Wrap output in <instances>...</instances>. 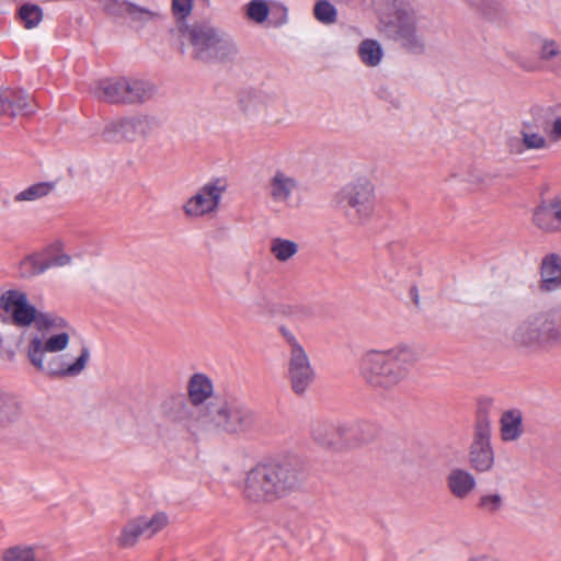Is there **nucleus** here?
<instances>
[{
	"mask_svg": "<svg viewBox=\"0 0 561 561\" xmlns=\"http://www.w3.org/2000/svg\"><path fill=\"white\" fill-rule=\"evenodd\" d=\"M301 485V473L293 465L259 462L245 472L240 492L250 504L270 505L289 497Z\"/></svg>",
	"mask_w": 561,
	"mask_h": 561,
	"instance_id": "1",
	"label": "nucleus"
},
{
	"mask_svg": "<svg viewBox=\"0 0 561 561\" xmlns=\"http://www.w3.org/2000/svg\"><path fill=\"white\" fill-rule=\"evenodd\" d=\"M415 362L414 351L405 344L390 348H370L360 356L358 371L368 388L386 392L393 390L409 377Z\"/></svg>",
	"mask_w": 561,
	"mask_h": 561,
	"instance_id": "2",
	"label": "nucleus"
},
{
	"mask_svg": "<svg viewBox=\"0 0 561 561\" xmlns=\"http://www.w3.org/2000/svg\"><path fill=\"white\" fill-rule=\"evenodd\" d=\"M198 419L203 426L233 436H245L259 426L257 414L237 397L216 398L201 410Z\"/></svg>",
	"mask_w": 561,
	"mask_h": 561,
	"instance_id": "3",
	"label": "nucleus"
},
{
	"mask_svg": "<svg viewBox=\"0 0 561 561\" xmlns=\"http://www.w3.org/2000/svg\"><path fill=\"white\" fill-rule=\"evenodd\" d=\"M179 34L192 47L194 60L206 64L230 61L238 54L232 38L209 21L182 24Z\"/></svg>",
	"mask_w": 561,
	"mask_h": 561,
	"instance_id": "4",
	"label": "nucleus"
},
{
	"mask_svg": "<svg viewBox=\"0 0 561 561\" xmlns=\"http://www.w3.org/2000/svg\"><path fill=\"white\" fill-rule=\"evenodd\" d=\"M512 341L536 353L561 346V308L528 316L514 330Z\"/></svg>",
	"mask_w": 561,
	"mask_h": 561,
	"instance_id": "5",
	"label": "nucleus"
},
{
	"mask_svg": "<svg viewBox=\"0 0 561 561\" xmlns=\"http://www.w3.org/2000/svg\"><path fill=\"white\" fill-rule=\"evenodd\" d=\"M336 208L352 225L367 224L376 208V194L373 183L359 178L345 184L334 196Z\"/></svg>",
	"mask_w": 561,
	"mask_h": 561,
	"instance_id": "6",
	"label": "nucleus"
},
{
	"mask_svg": "<svg viewBox=\"0 0 561 561\" xmlns=\"http://www.w3.org/2000/svg\"><path fill=\"white\" fill-rule=\"evenodd\" d=\"M417 21L414 12L399 9L390 20L383 22L382 32L408 53L422 55L425 53L426 44Z\"/></svg>",
	"mask_w": 561,
	"mask_h": 561,
	"instance_id": "7",
	"label": "nucleus"
},
{
	"mask_svg": "<svg viewBox=\"0 0 561 561\" xmlns=\"http://www.w3.org/2000/svg\"><path fill=\"white\" fill-rule=\"evenodd\" d=\"M470 467L479 473L489 472L494 467L495 455L491 443V420L485 409L479 408L469 447Z\"/></svg>",
	"mask_w": 561,
	"mask_h": 561,
	"instance_id": "8",
	"label": "nucleus"
},
{
	"mask_svg": "<svg viewBox=\"0 0 561 561\" xmlns=\"http://www.w3.org/2000/svg\"><path fill=\"white\" fill-rule=\"evenodd\" d=\"M226 190V180L220 178L211 179L185 202L183 205L184 214L191 218H198L217 211Z\"/></svg>",
	"mask_w": 561,
	"mask_h": 561,
	"instance_id": "9",
	"label": "nucleus"
},
{
	"mask_svg": "<svg viewBox=\"0 0 561 561\" xmlns=\"http://www.w3.org/2000/svg\"><path fill=\"white\" fill-rule=\"evenodd\" d=\"M156 126L148 116L122 117L108 122L102 136L107 142L134 141L140 136H147Z\"/></svg>",
	"mask_w": 561,
	"mask_h": 561,
	"instance_id": "10",
	"label": "nucleus"
},
{
	"mask_svg": "<svg viewBox=\"0 0 561 561\" xmlns=\"http://www.w3.org/2000/svg\"><path fill=\"white\" fill-rule=\"evenodd\" d=\"M169 522L165 513L158 512L150 518L138 516L126 523L117 539L122 548H130L136 545L140 536L152 537L162 530Z\"/></svg>",
	"mask_w": 561,
	"mask_h": 561,
	"instance_id": "11",
	"label": "nucleus"
},
{
	"mask_svg": "<svg viewBox=\"0 0 561 561\" xmlns=\"http://www.w3.org/2000/svg\"><path fill=\"white\" fill-rule=\"evenodd\" d=\"M0 306L11 314L15 327L25 328L35 323L37 309L28 302L25 293L15 289L4 291L0 297Z\"/></svg>",
	"mask_w": 561,
	"mask_h": 561,
	"instance_id": "12",
	"label": "nucleus"
},
{
	"mask_svg": "<svg viewBox=\"0 0 561 561\" xmlns=\"http://www.w3.org/2000/svg\"><path fill=\"white\" fill-rule=\"evenodd\" d=\"M89 358L90 351L87 346H83L80 355L72 364H67L64 355H51L46 360L45 355H41V366H33L51 378L73 377L84 370Z\"/></svg>",
	"mask_w": 561,
	"mask_h": 561,
	"instance_id": "13",
	"label": "nucleus"
},
{
	"mask_svg": "<svg viewBox=\"0 0 561 561\" xmlns=\"http://www.w3.org/2000/svg\"><path fill=\"white\" fill-rule=\"evenodd\" d=\"M287 377L296 396H304L313 383L316 373L306 351L288 354Z\"/></svg>",
	"mask_w": 561,
	"mask_h": 561,
	"instance_id": "14",
	"label": "nucleus"
},
{
	"mask_svg": "<svg viewBox=\"0 0 561 561\" xmlns=\"http://www.w3.org/2000/svg\"><path fill=\"white\" fill-rule=\"evenodd\" d=\"M531 222L541 232H561V195L536 205L531 211Z\"/></svg>",
	"mask_w": 561,
	"mask_h": 561,
	"instance_id": "15",
	"label": "nucleus"
},
{
	"mask_svg": "<svg viewBox=\"0 0 561 561\" xmlns=\"http://www.w3.org/2000/svg\"><path fill=\"white\" fill-rule=\"evenodd\" d=\"M69 334L61 332L49 336L44 341L38 334L34 335L27 343L26 356L32 365L41 366V355L46 353H58L69 344Z\"/></svg>",
	"mask_w": 561,
	"mask_h": 561,
	"instance_id": "16",
	"label": "nucleus"
},
{
	"mask_svg": "<svg viewBox=\"0 0 561 561\" xmlns=\"http://www.w3.org/2000/svg\"><path fill=\"white\" fill-rule=\"evenodd\" d=\"M33 101L22 91L0 92V112L10 116L30 115L34 112Z\"/></svg>",
	"mask_w": 561,
	"mask_h": 561,
	"instance_id": "17",
	"label": "nucleus"
},
{
	"mask_svg": "<svg viewBox=\"0 0 561 561\" xmlns=\"http://www.w3.org/2000/svg\"><path fill=\"white\" fill-rule=\"evenodd\" d=\"M561 287V256L549 253L542 257L540 265V289L552 291Z\"/></svg>",
	"mask_w": 561,
	"mask_h": 561,
	"instance_id": "18",
	"label": "nucleus"
},
{
	"mask_svg": "<svg viewBox=\"0 0 561 561\" xmlns=\"http://www.w3.org/2000/svg\"><path fill=\"white\" fill-rule=\"evenodd\" d=\"M213 393L214 385L207 375L195 373L190 377L187 382V398L193 407L204 404L213 397Z\"/></svg>",
	"mask_w": 561,
	"mask_h": 561,
	"instance_id": "19",
	"label": "nucleus"
},
{
	"mask_svg": "<svg viewBox=\"0 0 561 561\" xmlns=\"http://www.w3.org/2000/svg\"><path fill=\"white\" fill-rule=\"evenodd\" d=\"M126 77L103 78L96 82L95 96L110 104H123Z\"/></svg>",
	"mask_w": 561,
	"mask_h": 561,
	"instance_id": "20",
	"label": "nucleus"
},
{
	"mask_svg": "<svg viewBox=\"0 0 561 561\" xmlns=\"http://www.w3.org/2000/svg\"><path fill=\"white\" fill-rule=\"evenodd\" d=\"M450 493L459 500H463L476 489L477 481L473 474L465 469H453L446 479Z\"/></svg>",
	"mask_w": 561,
	"mask_h": 561,
	"instance_id": "21",
	"label": "nucleus"
},
{
	"mask_svg": "<svg viewBox=\"0 0 561 561\" xmlns=\"http://www.w3.org/2000/svg\"><path fill=\"white\" fill-rule=\"evenodd\" d=\"M297 186L296 179L282 170H276L268 181V193L275 203H285L290 199Z\"/></svg>",
	"mask_w": 561,
	"mask_h": 561,
	"instance_id": "22",
	"label": "nucleus"
},
{
	"mask_svg": "<svg viewBox=\"0 0 561 561\" xmlns=\"http://www.w3.org/2000/svg\"><path fill=\"white\" fill-rule=\"evenodd\" d=\"M153 94L154 88L150 82L126 77L123 104L144 103L150 100Z\"/></svg>",
	"mask_w": 561,
	"mask_h": 561,
	"instance_id": "23",
	"label": "nucleus"
},
{
	"mask_svg": "<svg viewBox=\"0 0 561 561\" xmlns=\"http://www.w3.org/2000/svg\"><path fill=\"white\" fill-rule=\"evenodd\" d=\"M500 426L502 440H517L524 433L522 412L517 409L505 411L501 416Z\"/></svg>",
	"mask_w": 561,
	"mask_h": 561,
	"instance_id": "24",
	"label": "nucleus"
},
{
	"mask_svg": "<svg viewBox=\"0 0 561 561\" xmlns=\"http://www.w3.org/2000/svg\"><path fill=\"white\" fill-rule=\"evenodd\" d=\"M312 437L319 445L332 449H339L337 423L318 421L312 427Z\"/></svg>",
	"mask_w": 561,
	"mask_h": 561,
	"instance_id": "25",
	"label": "nucleus"
},
{
	"mask_svg": "<svg viewBox=\"0 0 561 561\" xmlns=\"http://www.w3.org/2000/svg\"><path fill=\"white\" fill-rule=\"evenodd\" d=\"M164 413L174 422H184L192 417V410L182 394L172 396L163 403Z\"/></svg>",
	"mask_w": 561,
	"mask_h": 561,
	"instance_id": "26",
	"label": "nucleus"
},
{
	"mask_svg": "<svg viewBox=\"0 0 561 561\" xmlns=\"http://www.w3.org/2000/svg\"><path fill=\"white\" fill-rule=\"evenodd\" d=\"M47 271L45 255L42 253H33L26 255L20 261L18 273L21 278H32Z\"/></svg>",
	"mask_w": 561,
	"mask_h": 561,
	"instance_id": "27",
	"label": "nucleus"
},
{
	"mask_svg": "<svg viewBox=\"0 0 561 561\" xmlns=\"http://www.w3.org/2000/svg\"><path fill=\"white\" fill-rule=\"evenodd\" d=\"M20 414L19 402L13 397L0 391V427L15 422Z\"/></svg>",
	"mask_w": 561,
	"mask_h": 561,
	"instance_id": "28",
	"label": "nucleus"
},
{
	"mask_svg": "<svg viewBox=\"0 0 561 561\" xmlns=\"http://www.w3.org/2000/svg\"><path fill=\"white\" fill-rule=\"evenodd\" d=\"M358 55L366 66L375 67L381 61L383 50L376 39H364L359 44Z\"/></svg>",
	"mask_w": 561,
	"mask_h": 561,
	"instance_id": "29",
	"label": "nucleus"
},
{
	"mask_svg": "<svg viewBox=\"0 0 561 561\" xmlns=\"http://www.w3.org/2000/svg\"><path fill=\"white\" fill-rule=\"evenodd\" d=\"M298 244L295 241L284 238H273L270 244V251L279 262H287L298 252Z\"/></svg>",
	"mask_w": 561,
	"mask_h": 561,
	"instance_id": "30",
	"label": "nucleus"
},
{
	"mask_svg": "<svg viewBox=\"0 0 561 561\" xmlns=\"http://www.w3.org/2000/svg\"><path fill=\"white\" fill-rule=\"evenodd\" d=\"M55 188V182H38L32 184L14 196L15 202H33L49 195Z\"/></svg>",
	"mask_w": 561,
	"mask_h": 561,
	"instance_id": "31",
	"label": "nucleus"
},
{
	"mask_svg": "<svg viewBox=\"0 0 561 561\" xmlns=\"http://www.w3.org/2000/svg\"><path fill=\"white\" fill-rule=\"evenodd\" d=\"M18 15L27 30L36 27L43 20V10L34 3H24L20 7Z\"/></svg>",
	"mask_w": 561,
	"mask_h": 561,
	"instance_id": "32",
	"label": "nucleus"
},
{
	"mask_svg": "<svg viewBox=\"0 0 561 561\" xmlns=\"http://www.w3.org/2000/svg\"><path fill=\"white\" fill-rule=\"evenodd\" d=\"M3 561H51L36 556L34 549L27 546H14L8 548L2 554Z\"/></svg>",
	"mask_w": 561,
	"mask_h": 561,
	"instance_id": "33",
	"label": "nucleus"
},
{
	"mask_svg": "<svg viewBox=\"0 0 561 561\" xmlns=\"http://www.w3.org/2000/svg\"><path fill=\"white\" fill-rule=\"evenodd\" d=\"M313 16L319 23L331 25L337 21V10L328 0H318L313 5Z\"/></svg>",
	"mask_w": 561,
	"mask_h": 561,
	"instance_id": "34",
	"label": "nucleus"
},
{
	"mask_svg": "<svg viewBox=\"0 0 561 561\" xmlns=\"http://www.w3.org/2000/svg\"><path fill=\"white\" fill-rule=\"evenodd\" d=\"M67 325V321L56 313L37 311L35 327L39 332H46L51 329H64Z\"/></svg>",
	"mask_w": 561,
	"mask_h": 561,
	"instance_id": "35",
	"label": "nucleus"
},
{
	"mask_svg": "<svg viewBox=\"0 0 561 561\" xmlns=\"http://www.w3.org/2000/svg\"><path fill=\"white\" fill-rule=\"evenodd\" d=\"M194 0H172L171 9L176 19V28L181 31L182 24H188L187 18L192 13Z\"/></svg>",
	"mask_w": 561,
	"mask_h": 561,
	"instance_id": "36",
	"label": "nucleus"
},
{
	"mask_svg": "<svg viewBox=\"0 0 561 561\" xmlns=\"http://www.w3.org/2000/svg\"><path fill=\"white\" fill-rule=\"evenodd\" d=\"M283 313L295 322H301L313 316V309L305 304H290L284 306Z\"/></svg>",
	"mask_w": 561,
	"mask_h": 561,
	"instance_id": "37",
	"label": "nucleus"
},
{
	"mask_svg": "<svg viewBox=\"0 0 561 561\" xmlns=\"http://www.w3.org/2000/svg\"><path fill=\"white\" fill-rule=\"evenodd\" d=\"M339 449L356 446L355 425L353 423H337Z\"/></svg>",
	"mask_w": 561,
	"mask_h": 561,
	"instance_id": "38",
	"label": "nucleus"
},
{
	"mask_svg": "<svg viewBox=\"0 0 561 561\" xmlns=\"http://www.w3.org/2000/svg\"><path fill=\"white\" fill-rule=\"evenodd\" d=\"M268 5L264 0H252L248 3L247 14L256 23H262L268 15Z\"/></svg>",
	"mask_w": 561,
	"mask_h": 561,
	"instance_id": "39",
	"label": "nucleus"
},
{
	"mask_svg": "<svg viewBox=\"0 0 561 561\" xmlns=\"http://www.w3.org/2000/svg\"><path fill=\"white\" fill-rule=\"evenodd\" d=\"M356 444H363L370 442L377 434L376 426L366 421L354 422Z\"/></svg>",
	"mask_w": 561,
	"mask_h": 561,
	"instance_id": "40",
	"label": "nucleus"
},
{
	"mask_svg": "<svg viewBox=\"0 0 561 561\" xmlns=\"http://www.w3.org/2000/svg\"><path fill=\"white\" fill-rule=\"evenodd\" d=\"M520 135L526 150H540L548 147V141L541 134L522 130Z\"/></svg>",
	"mask_w": 561,
	"mask_h": 561,
	"instance_id": "41",
	"label": "nucleus"
},
{
	"mask_svg": "<svg viewBox=\"0 0 561 561\" xmlns=\"http://www.w3.org/2000/svg\"><path fill=\"white\" fill-rule=\"evenodd\" d=\"M503 505V499L500 494L482 495L478 502V507L488 513H496Z\"/></svg>",
	"mask_w": 561,
	"mask_h": 561,
	"instance_id": "42",
	"label": "nucleus"
},
{
	"mask_svg": "<svg viewBox=\"0 0 561 561\" xmlns=\"http://www.w3.org/2000/svg\"><path fill=\"white\" fill-rule=\"evenodd\" d=\"M279 332L289 346L288 354H296L298 352L305 351L302 345L297 341L296 336L293 334V332L288 330L286 327H280Z\"/></svg>",
	"mask_w": 561,
	"mask_h": 561,
	"instance_id": "43",
	"label": "nucleus"
},
{
	"mask_svg": "<svg viewBox=\"0 0 561 561\" xmlns=\"http://www.w3.org/2000/svg\"><path fill=\"white\" fill-rule=\"evenodd\" d=\"M71 261V257L68 254H59L51 257L45 256V263L47 264V270L50 267L65 266L68 265Z\"/></svg>",
	"mask_w": 561,
	"mask_h": 561,
	"instance_id": "44",
	"label": "nucleus"
},
{
	"mask_svg": "<svg viewBox=\"0 0 561 561\" xmlns=\"http://www.w3.org/2000/svg\"><path fill=\"white\" fill-rule=\"evenodd\" d=\"M507 148L511 153L522 154L526 149L523 144V139L512 137L507 140Z\"/></svg>",
	"mask_w": 561,
	"mask_h": 561,
	"instance_id": "45",
	"label": "nucleus"
},
{
	"mask_svg": "<svg viewBox=\"0 0 561 561\" xmlns=\"http://www.w3.org/2000/svg\"><path fill=\"white\" fill-rule=\"evenodd\" d=\"M552 135L557 139H561V116L557 117L552 124Z\"/></svg>",
	"mask_w": 561,
	"mask_h": 561,
	"instance_id": "46",
	"label": "nucleus"
},
{
	"mask_svg": "<svg viewBox=\"0 0 561 561\" xmlns=\"http://www.w3.org/2000/svg\"><path fill=\"white\" fill-rule=\"evenodd\" d=\"M493 179H494V176L491 174H483V175H479V176H472L471 182L477 183V184H485V183L491 182Z\"/></svg>",
	"mask_w": 561,
	"mask_h": 561,
	"instance_id": "47",
	"label": "nucleus"
},
{
	"mask_svg": "<svg viewBox=\"0 0 561 561\" xmlns=\"http://www.w3.org/2000/svg\"><path fill=\"white\" fill-rule=\"evenodd\" d=\"M140 12H141V13H146V14H148V15H149V14H151L148 10H145V9H141V10H140Z\"/></svg>",
	"mask_w": 561,
	"mask_h": 561,
	"instance_id": "48",
	"label": "nucleus"
}]
</instances>
